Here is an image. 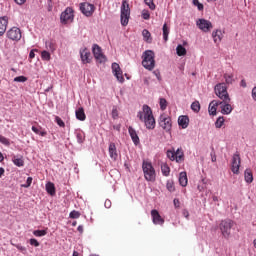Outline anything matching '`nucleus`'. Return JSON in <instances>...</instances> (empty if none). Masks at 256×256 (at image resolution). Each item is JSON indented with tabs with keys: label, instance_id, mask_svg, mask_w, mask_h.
I'll return each instance as SVG.
<instances>
[{
	"label": "nucleus",
	"instance_id": "8",
	"mask_svg": "<svg viewBox=\"0 0 256 256\" xmlns=\"http://www.w3.org/2000/svg\"><path fill=\"white\" fill-rule=\"evenodd\" d=\"M73 19H75V15L73 14V8L68 7L64 12L61 13L60 21L67 25V23H73Z\"/></svg>",
	"mask_w": 256,
	"mask_h": 256
},
{
	"label": "nucleus",
	"instance_id": "57",
	"mask_svg": "<svg viewBox=\"0 0 256 256\" xmlns=\"http://www.w3.org/2000/svg\"><path fill=\"white\" fill-rule=\"evenodd\" d=\"M78 143H83V135L81 133L77 134Z\"/></svg>",
	"mask_w": 256,
	"mask_h": 256
},
{
	"label": "nucleus",
	"instance_id": "7",
	"mask_svg": "<svg viewBox=\"0 0 256 256\" xmlns=\"http://www.w3.org/2000/svg\"><path fill=\"white\" fill-rule=\"evenodd\" d=\"M92 53L97 63H100V64L107 63V56L103 54V49H101L99 45L94 44L92 46Z\"/></svg>",
	"mask_w": 256,
	"mask_h": 256
},
{
	"label": "nucleus",
	"instance_id": "31",
	"mask_svg": "<svg viewBox=\"0 0 256 256\" xmlns=\"http://www.w3.org/2000/svg\"><path fill=\"white\" fill-rule=\"evenodd\" d=\"M46 191L49 195H55V184H53L52 182H48L46 184Z\"/></svg>",
	"mask_w": 256,
	"mask_h": 256
},
{
	"label": "nucleus",
	"instance_id": "41",
	"mask_svg": "<svg viewBox=\"0 0 256 256\" xmlns=\"http://www.w3.org/2000/svg\"><path fill=\"white\" fill-rule=\"evenodd\" d=\"M69 217L70 219H79L81 217V213H79L77 210H74L70 212Z\"/></svg>",
	"mask_w": 256,
	"mask_h": 256
},
{
	"label": "nucleus",
	"instance_id": "63",
	"mask_svg": "<svg viewBox=\"0 0 256 256\" xmlns=\"http://www.w3.org/2000/svg\"><path fill=\"white\" fill-rule=\"evenodd\" d=\"M196 5H197V8H198V11H203V4L198 3Z\"/></svg>",
	"mask_w": 256,
	"mask_h": 256
},
{
	"label": "nucleus",
	"instance_id": "39",
	"mask_svg": "<svg viewBox=\"0 0 256 256\" xmlns=\"http://www.w3.org/2000/svg\"><path fill=\"white\" fill-rule=\"evenodd\" d=\"M223 123H225V119L223 117H219L215 122L216 129H221L223 127Z\"/></svg>",
	"mask_w": 256,
	"mask_h": 256
},
{
	"label": "nucleus",
	"instance_id": "47",
	"mask_svg": "<svg viewBox=\"0 0 256 256\" xmlns=\"http://www.w3.org/2000/svg\"><path fill=\"white\" fill-rule=\"evenodd\" d=\"M55 121L57 125H59V127H65V122H63V120L59 116L55 117Z\"/></svg>",
	"mask_w": 256,
	"mask_h": 256
},
{
	"label": "nucleus",
	"instance_id": "58",
	"mask_svg": "<svg viewBox=\"0 0 256 256\" xmlns=\"http://www.w3.org/2000/svg\"><path fill=\"white\" fill-rule=\"evenodd\" d=\"M35 51L37 50H31L29 53V59H35Z\"/></svg>",
	"mask_w": 256,
	"mask_h": 256
},
{
	"label": "nucleus",
	"instance_id": "5",
	"mask_svg": "<svg viewBox=\"0 0 256 256\" xmlns=\"http://www.w3.org/2000/svg\"><path fill=\"white\" fill-rule=\"evenodd\" d=\"M214 91L220 101H224V103H231V97H229V92L227 91V85L225 83H218L214 87Z\"/></svg>",
	"mask_w": 256,
	"mask_h": 256
},
{
	"label": "nucleus",
	"instance_id": "13",
	"mask_svg": "<svg viewBox=\"0 0 256 256\" xmlns=\"http://www.w3.org/2000/svg\"><path fill=\"white\" fill-rule=\"evenodd\" d=\"M159 125L162 127V129H164V131H171V117L167 116L166 114H162L160 116Z\"/></svg>",
	"mask_w": 256,
	"mask_h": 256
},
{
	"label": "nucleus",
	"instance_id": "28",
	"mask_svg": "<svg viewBox=\"0 0 256 256\" xmlns=\"http://www.w3.org/2000/svg\"><path fill=\"white\" fill-rule=\"evenodd\" d=\"M12 161L16 167H23V165H25V161L22 156H13Z\"/></svg>",
	"mask_w": 256,
	"mask_h": 256
},
{
	"label": "nucleus",
	"instance_id": "62",
	"mask_svg": "<svg viewBox=\"0 0 256 256\" xmlns=\"http://www.w3.org/2000/svg\"><path fill=\"white\" fill-rule=\"evenodd\" d=\"M241 87H247V82L245 80H241L240 82Z\"/></svg>",
	"mask_w": 256,
	"mask_h": 256
},
{
	"label": "nucleus",
	"instance_id": "10",
	"mask_svg": "<svg viewBox=\"0 0 256 256\" xmlns=\"http://www.w3.org/2000/svg\"><path fill=\"white\" fill-rule=\"evenodd\" d=\"M241 167V156L239 153H235L232 157L231 171L234 175H239V169Z\"/></svg>",
	"mask_w": 256,
	"mask_h": 256
},
{
	"label": "nucleus",
	"instance_id": "1",
	"mask_svg": "<svg viewBox=\"0 0 256 256\" xmlns=\"http://www.w3.org/2000/svg\"><path fill=\"white\" fill-rule=\"evenodd\" d=\"M138 119L144 123L146 129H155V117L153 116V110L149 105H143L142 111L137 113Z\"/></svg>",
	"mask_w": 256,
	"mask_h": 256
},
{
	"label": "nucleus",
	"instance_id": "50",
	"mask_svg": "<svg viewBox=\"0 0 256 256\" xmlns=\"http://www.w3.org/2000/svg\"><path fill=\"white\" fill-rule=\"evenodd\" d=\"M112 117L114 119H117L119 117V111L115 107L112 109Z\"/></svg>",
	"mask_w": 256,
	"mask_h": 256
},
{
	"label": "nucleus",
	"instance_id": "2",
	"mask_svg": "<svg viewBox=\"0 0 256 256\" xmlns=\"http://www.w3.org/2000/svg\"><path fill=\"white\" fill-rule=\"evenodd\" d=\"M155 52L153 50H146L142 54V66L147 71H153L155 69Z\"/></svg>",
	"mask_w": 256,
	"mask_h": 256
},
{
	"label": "nucleus",
	"instance_id": "25",
	"mask_svg": "<svg viewBox=\"0 0 256 256\" xmlns=\"http://www.w3.org/2000/svg\"><path fill=\"white\" fill-rule=\"evenodd\" d=\"M178 125L182 127V129H187V127H189V117L180 116L178 118Z\"/></svg>",
	"mask_w": 256,
	"mask_h": 256
},
{
	"label": "nucleus",
	"instance_id": "11",
	"mask_svg": "<svg viewBox=\"0 0 256 256\" xmlns=\"http://www.w3.org/2000/svg\"><path fill=\"white\" fill-rule=\"evenodd\" d=\"M8 39H10L11 41H21V29L17 28V27H12L11 29H9L6 33Z\"/></svg>",
	"mask_w": 256,
	"mask_h": 256
},
{
	"label": "nucleus",
	"instance_id": "53",
	"mask_svg": "<svg viewBox=\"0 0 256 256\" xmlns=\"http://www.w3.org/2000/svg\"><path fill=\"white\" fill-rule=\"evenodd\" d=\"M153 75H155L158 81H161V72L159 70H154Z\"/></svg>",
	"mask_w": 256,
	"mask_h": 256
},
{
	"label": "nucleus",
	"instance_id": "52",
	"mask_svg": "<svg viewBox=\"0 0 256 256\" xmlns=\"http://www.w3.org/2000/svg\"><path fill=\"white\" fill-rule=\"evenodd\" d=\"M31 183H33V178L32 177H28L26 180V184L23 185V187H31Z\"/></svg>",
	"mask_w": 256,
	"mask_h": 256
},
{
	"label": "nucleus",
	"instance_id": "16",
	"mask_svg": "<svg viewBox=\"0 0 256 256\" xmlns=\"http://www.w3.org/2000/svg\"><path fill=\"white\" fill-rule=\"evenodd\" d=\"M80 57L84 65L91 63V52L87 48L80 50Z\"/></svg>",
	"mask_w": 256,
	"mask_h": 256
},
{
	"label": "nucleus",
	"instance_id": "59",
	"mask_svg": "<svg viewBox=\"0 0 256 256\" xmlns=\"http://www.w3.org/2000/svg\"><path fill=\"white\" fill-rule=\"evenodd\" d=\"M252 99H254V101H256V87H254L252 89Z\"/></svg>",
	"mask_w": 256,
	"mask_h": 256
},
{
	"label": "nucleus",
	"instance_id": "14",
	"mask_svg": "<svg viewBox=\"0 0 256 256\" xmlns=\"http://www.w3.org/2000/svg\"><path fill=\"white\" fill-rule=\"evenodd\" d=\"M112 71L119 83H123L125 81V78L123 77V71H121V66H119L117 63H112Z\"/></svg>",
	"mask_w": 256,
	"mask_h": 256
},
{
	"label": "nucleus",
	"instance_id": "44",
	"mask_svg": "<svg viewBox=\"0 0 256 256\" xmlns=\"http://www.w3.org/2000/svg\"><path fill=\"white\" fill-rule=\"evenodd\" d=\"M142 18L145 19V21H149V19H151V14L148 12V10L142 11Z\"/></svg>",
	"mask_w": 256,
	"mask_h": 256
},
{
	"label": "nucleus",
	"instance_id": "20",
	"mask_svg": "<svg viewBox=\"0 0 256 256\" xmlns=\"http://www.w3.org/2000/svg\"><path fill=\"white\" fill-rule=\"evenodd\" d=\"M212 38L214 43H216V45H219V43H221V41L223 40V32L220 29L214 30L212 32Z\"/></svg>",
	"mask_w": 256,
	"mask_h": 256
},
{
	"label": "nucleus",
	"instance_id": "35",
	"mask_svg": "<svg viewBox=\"0 0 256 256\" xmlns=\"http://www.w3.org/2000/svg\"><path fill=\"white\" fill-rule=\"evenodd\" d=\"M191 109L194 111V113H199L201 111V104L199 101H195L191 104Z\"/></svg>",
	"mask_w": 256,
	"mask_h": 256
},
{
	"label": "nucleus",
	"instance_id": "24",
	"mask_svg": "<svg viewBox=\"0 0 256 256\" xmlns=\"http://www.w3.org/2000/svg\"><path fill=\"white\" fill-rule=\"evenodd\" d=\"M75 113L76 119H78V121H85L87 119V115H85V109H83V107L76 109Z\"/></svg>",
	"mask_w": 256,
	"mask_h": 256
},
{
	"label": "nucleus",
	"instance_id": "27",
	"mask_svg": "<svg viewBox=\"0 0 256 256\" xmlns=\"http://www.w3.org/2000/svg\"><path fill=\"white\" fill-rule=\"evenodd\" d=\"M244 179L245 182L248 184L253 183V172L251 171V169L248 168L244 171Z\"/></svg>",
	"mask_w": 256,
	"mask_h": 256
},
{
	"label": "nucleus",
	"instance_id": "4",
	"mask_svg": "<svg viewBox=\"0 0 256 256\" xmlns=\"http://www.w3.org/2000/svg\"><path fill=\"white\" fill-rule=\"evenodd\" d=\"M142 171L146 181H150L151 183L155 182L157 174L155 173V168L151 162L144 160L142 163Z\"/></svg>",
	"mask_w": 256,
	"mask_h": 256
},
{
	"label": "nucleus",
	"instance_id": "29",
	"mask_svg": "<svg viewBox=\"0 0 256 256\" xmlns=\"http://www.w3.org/2000/svg\"><path fill=\"white\" fill-rule=\"evenodd\" d=\"M161 172H162V175H164V177H169L171 173V168H169V165H167V163L161 164Z\"/></svg>",
	"mask_w": 256,
	"mask_h": 256
},
{
	"label": "nucleus",
	"instance_id": "9",
	"mask_svg": "<svg viewBox=\"0 0 256 256\" xmlns=\"http://www.w3.org/2000/svg\"><path fill=\"white\" fill-rule=\"evenodd\" d=\"M196 25L200 31H203V33H209L211 29H213V23L207 19H198L196 21Z\"/></svg>",
	"mask_w": 256,
	"mask_h": 256
},
{
	"label": "nucleus",
	"instance_id": "46",
	"mask_svg": "<svg viewBox=\"0 0 256 256\" xmlns=\"http://www.w3.org/2000/svg\"><path fill=\"white\" fill-rule=\"evenodd\" d=\"M11 245H13L14 247H16L18 249V251H21L22 253L24 251H27V249L25 248V246H22L21 244H14L13 242H11Z\"/></svg>",
	"mask_w": 256,
	"mask_h": 256
},
{
	"label": "nucleus",
	"instance_id": "19",
	"mask_svg": "<svg viewBox=\"0 0 256 256\" xmlns=\"http://www.w3.org/2000/svg\"><path fill=\"white\" fill-rule=\"evenodd\" d=\"M7 25H9V19L7 16L0 17V37L5 35V31H7Z\"/></svg>",
	"mask_w": 256,
	"mask_h": 256
},
{
	"label": "nucleus",
	"instance_id": "36",
	"mask_svg": "<svg viewBox=\"0 0 256 256\" xmlns=\"http://www.w3.org/2000/svg\"><path fill=\"white\" fill-rule=\"evenodd\" d=\"M233 74H224V79L227 83V85H232L233 81H235V79L233 78Z\"/></svg>",
	"mask_w": 256,
	"mask_h": 256
},
{
	"label": "nucleus",
	"instance_id": "64",
	"mask_svg": "<svg viewBox=\"0 0 256 256\" xmlns=\"http://www.w3.org/2000/svg\"><path fill=\"white\" fill-rule=\"evenodd\" d=\"M77 231L80 233H83L84 229H83V225H79L77 228Z\"/></svg>",
	"mask_w": 256,
	"mask_h": 256
},
{
	"label": "nucleus",
	"instance_id": "51",
	"mask_svg": "<svg viewBox=\"0 0 256 256\" xmlns=\"http://www.w3.org/2000/svg\"><path fill=\"white\" fill-rule=\"evenodd\" d=\"M43 128L41 126L39 127H36V126H32V131L33 133H36V135H39L40 131L42 130Z\"/></svg>",
	"mask_w": 256,
	"mask_h": 256
},
{
	"label": "nucleus",
	"instance_id": "30",
	"mask_svg": "<svg viewBox=\"0 0 256 256\" xmlns=\"http://www.w3.org/2000/svg\"><path fill=\"white\" fill-rule=\"evenodd\" d=\"M176 53L178 57H184V55H187V49H185L183 45L179 44L176 48Z\"/></svg>",
	"mask_w": 256,
	"mask_h": 256
},
{
	"label": "nucleus",
	"instance_id": "33",
	"mask_svg": "<svg viewBox=\"0 0 256 256\" xmlns=\"http://www.w3.org/2000/svg\"><path fill=\"white\" fill-rule=\"evenodd\" d=\"M162 31L164 41H169V26H167V23L163 25Z\"/></svg>",
	"mask_w": 256,
	"mask_h": 256
},
{
	"label": "nucleus",
	"instance_id": "45",
	"mask_svg": "<svg viewBox=\"0 0 256 256\" xmlns=\"http://www.w3.org/2000/svg\"><path fill=\"white\" fill-rule=\"evenodd\" d=\"M14 81L16 83H25V81H27V77L25 76H17L14 78Z\"/></svg>",
	"mask_w": 256,
	"mask_h": 256
},
{
	"label": "nucleus",
	"instance_id": "6",
	"mask_svg": "<svg viewBox=\"0 0 256 256\" xmlns=\"http://www.w3.org/2000/svg\"><path fill=\"white\" fill-rule=\"evenodd\" d=\"M234 225L235 222L231 219H225L220 222L219 229L224 239H229V237H231V229H233Z\"/></svg>",
	"mask_w": 256,
	"mask_h": 256
},
{
	"label": "nucleus",
	"instance_id": "26",
	"mask_svg": "<svg viewBox=\"0 0 256 256\" xmlns=\"http://www.w3.org/2000/svg\"><path fill=\"white\" fill-rule=\"evenodd\" d=\"M189 180L187 179V172H181L179 175V184L181 187H187Z\"/></svg>",
	"mask_w": 256,
	"mask_h": 256
},
{
	"label": "nucleus",
	"instance_id": "3",
	"mask_svg": "<svg viewBox=\"0 0 256 256\" xmlns=\"http://www.w3.org/2000/svg\"><path fill=\"white\" fill-rule=\"evenodd\" d=\"M129 19H131V8L129 7V2L127 0L122 1L120 8V21L123 27L129 25Z\"/></svg>",
	"mask_w": 256,
	"mask_h": 256
},
{
	"label": "nucleus",
	"instance_id": "48",
	"mask_svg": "<svg viewBox=\"0 0 256 256\" xmlns=\"http://www.w3.org/2000/svg\"><path fill=\"white\" fill-rule=\"evenodd\" d=\"M46 47H48L50 49V51H55L57 49V47L55 46V44L53 42H46Z\"/></svg>",
	"mask_w": 256,
	"mask_h": 256
},
{
	"label": "nucleus",
	"instance_id": "34",
	"mask_svg": "<svg viewBox=\"0 0 256 256\" xmlns=\"http://www.w3.org/2000/svg\"><path fill=\"white\" fill-rule=\"evenodd\" d=\"M166 189L169 193H174L175 191V182L173 180H168L166 183Z\"/></svg>",
	"mask_w": 256,
	"mask_h": 256
},
{
	"label": "nucleus",
	"instance_id": "43",
	"mask_svg": "<svg viewBox=\"0 0 256 256\" xmlns=\"http://www.w3.org/2000/svg\"><path fill=\"white\" fill-rule=\"evenodd\" d=\"M0 143H2V145H6V146L11 145V143L9 142V139L5 138V136H3V135H0Z\"/></svg>",
	"mask_w": 256,
	"mask_h": 256
},
{
	"label": "nucleus",
	"instance_id": "37",
	"mask_svg": "<svg viewBox=\"0 0 256 256\" xmlns=\"http://www.w3.org/2000/svg\"><path fill=\"white\" fill-rule=\"evenodd\" d=\"M33 235L35 237H45V235H47V230H34Z\"/></svg>",
	"mask_w": 256,
	"mask_h": 256
},
{
	"label": "nucleus",
	"instance_id": "22",
	"mask_svg": "<svg viewBox=\"0 0 256 256\" xmlns=\"http://www.w3.org/2000/svg\"><path fill=\"white\" fill-rule=\"evenodd\" d=\"M108 151L111 159H113L114 161H117V157H119V155L117 154V146H115V143L111 142L109 144Z\"/></svg>",
	"mask_w": 256,
	"mask_h": 256
},
{
	"label": "nucleus",
	"instance_id": "15",
	"mask_svg": "<svg viewBox=\"0 0 256 256\" xmlns=\"http://www.w3.org/2000/svg\"><path fill=\"white\" fill-rule=\"evenodd\" d=\"M151 217H152V221H153L154 225H164L165 219H163V217H161V214H159V211H157L155 209L152 210Z\"/></svg>",
	"mask_w": 256,
	"mask_h": 256
},
{
	"label": "nucleus",
	"instance_id": "12",
	"mask_svg": "<svg viewBox=\"0 0 256 256\" xmlns=\"http://www.w3.org/2000/svg\"><path fill=\"white\" fill-rule=\"evenodd\" d=\"M80 10L86 17H91L95 13V5L84 2L80 4Z\"/></svg>",
	"mask_w": 256,
	"mask_h": 256
},
{
	"label": "nucleus",
	"instance_id": "40",
	"mask_svg": "<svg viewBox=\"0 0 256 256\" xmlns=\"http://www.w3.org/2000/svg\"><path fill=\"white\" fill-rule=\"evenodd\" d=\"M145 5H147L149 7V9H151V11H155L156 9V5L155 2H153V0H144Z\"/></svg>",
	"mask_w": 256,
	"mask_h": 256
},
{
	"label": "nucleus",
	"instance_id": "18",
	"mask_svg": "<svg viewBox=\"0 0 256 256\" xmlns=\"http://www.w3.org/2000/svg\"><path fill=\"white\" fill-rule=\"evenodd\" d=\"M231 102L220 101L221 113L223 115H229L233 111V107L230 104Z\"/></svg>",
	"mask_w": 256,
	"mask_h": 256
},
{
	"label": "nucleus",
	"instance_id": "21",
	"mask_svg": "<svg viewBox=\"0 0 256 256\" xmlns=\"http://www.w3.org/2000/svg\"><path fill=\"white\" fill-rule=\"evenodd\" d=\"M220 103L221 101L219 100H213L210 102L209 108H208L210 115H217V107H219Z\"/></svg>",
	"mask_w": 256,
	"mask_h": 256
},
{
	"label": "nucleus",
	"instance_id": "32",
	"mask_svg": "<svg viewBox=\"0 0 256 256\" xmlns=\"http://www.w3.org/2000/svg\"><path fill=\"white\" fill-rule=\"evenodd\" d=\"M142 35H143L144 41H146V43H151V41H153V39L151 38V32H149V30L144 29L142 31Z\"/></svg>",
	"mask_w": 256,
	"mask_h": 256
},
{
	"label": "nucleus",
	"instance_id": "49",
	"mask_svg": "<svg viewBox=\"0 0 256 256\" xmlns=\"http://www.w3.org/2000/svg\"><path fill=\"white\" fill-rule=\"evenodd\" d=\"M30 245H32L33 247H39V241H37V239L35 238H31Z\"/></svg>",
	"mask_w": 256,
	"mask_h": 256
},
{
	"label": "nucleus",
	"instance_id": "42",
	"mask_svg": "<svg viewBox=\"0 0 256 256\" xmlns=\"http://www.w3.org/2000/svg\"><path fill=\"white\" fill-rule=\"evenodd\" d=\"M160 109L165 111L167 109V100L165 98H160Z\"/></svg>",
	"mask_w": 256,
	"mask_h": 256
},
{
	"label": "nucleus",
	"instance_id": "38",
	"mask_svg": "<svg viewBox=\"0 0 256 256\" xmlns=\"http://www.w3.org/2000/svg\"><path fill=\"white\" fill-rule=\"evenodd\" d=\"M41 57L43 61H51V53L47 52L46 50L42 51Z\"/></svg>",
	"mask_w": 256,
	"mask_h": 256
},
{
	"label": "nucleus",
	"instance_id": "55",
	"mask_svg": "<svg viewBox=\"0 0 256 256\" xmlns=\"http://www.w3.org/2000/svg\"><path fill=\"white\" fill-rule=\"evenodd\" d=\"M104 207H106V209H111V200H106L104 202Z\"/></svg>",
	"mask_w": 256,
	"mask_h": 256
},
{
	"label": "nucleus",
	"instance_id": "56",
	"mask_svg": "<svg viewBox=\"0 0 256 256\" xmlns=\"http://www.w3.org/2000/svg\"><path fill=\"white\" fill-rule=\"evenodd\" d=\"M17 5H25L27 0H14Z\"/></svg>",
	"mask_w": 256,
	"mask_h": 256
},
{
	"label": "nucleus",
	"instance_id": "54",
	"mask_svg": "<svg viewBox=\"0 0 256 256\" xmlns=\"http://www.w3.org/2000/svg\"><path fill=\"white\" fill-rule=\"evenodd\" d=\"M173 203H174V206L176 207V209H179V207L181 205V202L179 201V199L175 198Z\"/></svg>",
	"mask_w": 256,
	"mask_h": 256
},
{
	"label": "nucleus",
	"instance_id": "60",
	"mask_svg": "<svg viewBox=\"0 0 256 256\" xmlns=\"http://www.w3.org/2000/svg\"><path fill=\"white\" fill-rule=\"evenodd\" d=\"M182 215H183L186 219H189V211L183 210Z\"/></svg>",
	"mask_w": 256,
	"mask_h": 256
},
{
	"label": "nucleus",
	"instance_id": "17",
	"mask_svg": "<svg viewBox=\"0 0 256 256\" xmlns=\"http://www.w3.org/2000/svg\"><path fill=\"white\" fill-rule=\"evenodd\" d=\"M128 133H129L134 145H139V143H141V140L139 139V135L137 134V131L134 129L133 126L128 127Z\"/></svg>",
	"mask_w": 256,
	"mask_h": 256
},
{
	"label": "nucleus",
	"instance_id": "61",
	"mask_svg": "<svg viewBox=\"0 0 256 256\" xmlns=\"http://www.w3.org/2000/svg\"><path fill=\"white\" fill-rule=\"evenodd\" d=\"M38 135H41V137H45L47 135V131L45 130H40L39 134Z\"/></svg>",
	"mask_w": 256,
	"mask_h": 256
},
{
	"label": "nucleus",
	"instance_id": "23",
	"mask_svg": "<svg viewBox=\"0 0 256 256\" xmlns=\"http://www.w3.org/2000/svg\"><path fill=\"white\" fill-rule=\"evenodd\" d=\"M167 157L171 161H175L176 160L177 162H179V161H181V159H183V155H180L179 152L175 153V152H173L171 150L167 151Z\"/></svg>",
	"mask_w": 256,
	"mask_h": 256
}]
</instances>
